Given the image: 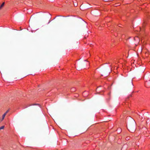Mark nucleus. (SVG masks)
I'll return each mask as SVG.
<instances>
[{
  "mask_svg": "<svg viewBox=\"0 0 150 150\" xmlns=\"http://www.w3.org/2000/svg\"><path fill=\"white\" fill-rule=\"evenodd\" d=\"M127 129L130 132H131L133 133L134 131V129H132V128L129 127H127Z\"/></svg>",
  "mask_w": 150,
  "mask_h": 150,
  "instance_id": "nucleus-1",
  "label": "nucleus"
},
{
  "mask_svg": "<svg viewBox=\"0 0 150 150\" xmlns=\"http://www.w3.org/2000/svg\"><path fill=\"white\" fill-rule=\"evenodd\" d=\"M39 105L38 104H28V106H25L24 107V108H26L30 106H31V105Z\"/></svg>",
  "mask_w": 150,
  "mask_h": 150,
  "instance_id": "nucleus-2",
  "label": "nucleus"
},
{
  "mask_svg": "<svg viewBox=\"0 0 150 150\" xmlns=\"http://www.w3.org/2000/svg\"><path fill=\"white\" fill-rule=\"evenodd\" d=\"M9 111V110H8L3 115V118L5 117L7 113Z\"/></svg>",
  "mask_w": 150,
  "mask_h": 150,
  "instance_id": "nucleus-3",
  "label": "nucleus"
},
{
  "mask_svg": "<svg viewBox=\"0 0 150 150\" xmlns=\"http://www.w3.org/2000/svg\"><path fill=\"white\" fill-rule=\"evenodd\" d=\"M5 2H3L0 6V9H1L4 6V5Z\"/></svg>",
  "mask_w": 150,
  "mask_h": 150,
  "instance_id": "nucleus-4",
  "label": "nucleus"
},
{
  "mask_svg": "<svg viewBox=\"0 0 150 150\" xmlns=\"http://www.w3.org/2000/svg\"><path fill=\"white\" fill-rule=\"evenodd\" d=\"M4 117L3 118V115H2V118H0V122H1L3 121V120L4 119Z\"/></svg>",
  "mask_w": 150,
  "mask_h": 150,
  "instance_id": "nucleus-5",
  "label": "nucleus"
},
{
  "mask_svg": "<svg viewBox=\"0 0 150 150\" xmlns=\"http://www.w3.org/2000/svg\"><path fill=\"white\" fill-rule=\"evenodd\" d=\"M4 128V126H3L0 127V129H3Z\"/></svg>",
  "mask_w": 150,
  "mask_h": 150,
  "instance_id": "nucleus-6",
  "label": "nucleus"
},
{
  "mask_svg": "<svg viewBox=\"0 0 150 150\" xmlns=\"http://www.w3.org/2000/svg\"><path fill=\"white\" fill-rule=\"evenodd\" d=\"M74 6H77V4H75L74 3Z\"/></svg>",
  "mask_w": 150,
  "mask_h": 150,
  "instance_id": "nucleus-7",
  "label": "nucleus"
},
{
  "mask_svg": "<svg viewBox=\"0 0 150 150\" xmlns=\"http://www.w3.org/2000/svg\"><path fill=\"white\" fill-rule=\"evenodd\" d=\"M147 83V82H146V83H145V85H146H146Z\"/></svg>",
  "mask_w": 150,
  "mask_h": 150,
  "instance_id": "nucleus-8",
  "label": "nucleus"
},
{
  "mask_svg": "<svg viewBox=\"0 0 150 150\" xmlns=\"http://www.w3.org/2000/svg\"><path fill=\"white\" fill-rule=\"evenodd\" d=\"M87 63L88 64H89V63H88V62H87Z\"/></svg>",
  "mask_w": 150,
  "mask_h": 150,
  "instance_id": "nucleus-9",
  "label": "nucleus"
}]
</instances>
